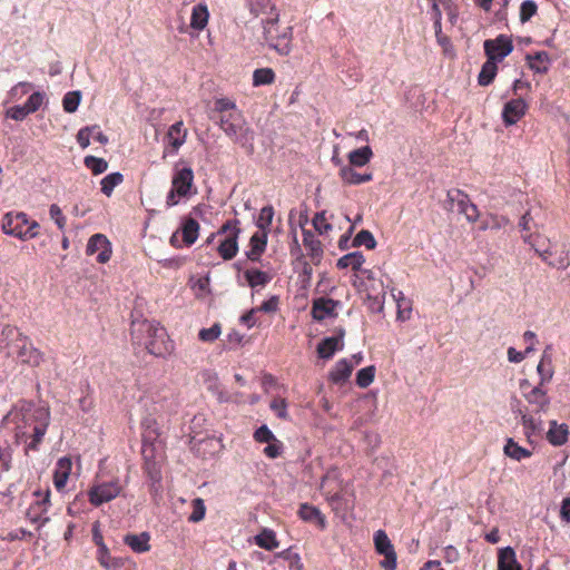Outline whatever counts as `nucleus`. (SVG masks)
Returning <instances> with one entry per match:
<instances>
[{"mask_svg":"<svg viewBox=\"0 0 570 570\" xmlns=\"http://www.w3.org/2000/svg\"><path fill=\"white\" fill-rule=\"evenodd\" d=\"M131 337L134 343L144 345L145 348L157 357H164L173 350L166 330L153 321L132 322Z\"/></svg>","mask_w":570,"mask_h":570,"instance_id":"nucleus-1","label":"nucleus"},{"mask_svg":"<svg viewBox=\"0 0 570 570\" xmlns=\"http://www.w3.org/2000/svg\"><path fill=\"white\" fill-rule=\"evenodd\" d=\"M263 36L268 47L281 56H288L293 49V27L279 24V13L262 18Z\"/></svg>","mask_w":570,"mask_h":570,"instance_id":"nucleus-2","label":"nucleus"},{"mask_svg":"<svg viewBox=\"0 0 570 570\" xmlns=\"http://www.w3.org/2000/svg\"><path fill=\"white\" fill-rule=\"evenodd\" d=\"M220 129L228 136L235 144L246 149L248 154L254 151L255 132L247 126L242 118L240 112H229L219 118Z\"/></svg>","mask_w":570,"mask_h":570,"instance_id":"nucleus-3","label":"nucleus"},{"mask_svg":"<svg viewBox=\"0 0 570 570\" xmlns=\"http://www.w3.org/2000/svg\"><path fill=\"white\" fill-rule=\"evenodd\" d=\"M1 229L6 235L26 242L39 235L40 225L23 212H8L2 217Z\"/></svg>","mask_w":570,"mask_h":570,"instance_id":"nucleus-4","label":"nucleus"},{"mask_svg":"<svg viewBox=\"0 0 570 570\" xmlns=\"http://www.w3.org/2000/svg\"><path fill=\"white\" fill-rule=\"evenodd\" d=\"M520 389L523 392V396L525 401L533 405V413L540 414L546 413L550 405V397L547 395V392L542 389V386H531L529 380L524 379L520 382Z\"/></svg>","mask_w":570,"mask_h":570,"instance_id":"nucleus-5","label":"nucleus"},{"mask_svg":"<svg viewBox=\"0 0 570 570\" xmlns=\"http://www.w3.org/2000/svg\"><path fill=\"white\" fill-rule=\"evenodd\" d=\"M121 485L118 480H114L110 482H102L100 484L94 485L88 491L89 502L99 507L102 503L109 502L117 498L121 492Z\"/></svg>","mask_w":570,"mask_h":570,"instance_id":"nucleus-6","label":"nucleus"},{"mask_svg":"<svg viewBox=\"0 0 570 570\" xmlns=\"http://www.w3.org/2000/svg\"><path fill=\"white\" fill-rule=\"evenodd\" d=\"M484 52L490 60L502 61L513 50L510 37L499 35L495 39H488L483 43Z\"/></svg>","mask_w":570,"mask_h":570,"instance_id":"nucleus-7","label":"nucleus"},{"mask_svg":"<svg viewBox=\"0 0 570 570\" xmlns=\"http://www.w3.org/2000/svg\"><path fill=\"white\" fill-rule=\"evenodd\" d=\"M96 253L97 262L100 264L107 263L111 257V244L104 234H95L88 240L86 254L91 256Z\"/></svg>","mask_w":570,"mask_h":570,"instance_id":"nucleus-8","label":"nucleus"},{"mask_svg":"<svg viewBox=\"0 0 570 570\" xmlns=\"http://www.w3.org/2000/svg\"><path fill=\"white\" fill-rule=\"evenodd\" d=\"M344 336L345 330L343 327H337L334 336L323 338L317 345L318 356L321 358L328 360L336 351H342L344 348Z\"/></svg>","mask_w":570,"mask_h":570,"instance_id":"nucleus-9","label":"nucleus"},{"mask_svg":"<svg viewBox=\"0 0 570 570\" xmlns=\"http://www.w3.org/2000/svg\"><path fill=\"white\" fill-rule=\"evenodd\" d=\"M194 186V171L190 167L177 169L171 179V188L178 197H188Z\"/></svg>","mask_w":570,"mask_h":570,"instance_id":"nucleus-10","label":"nucleus"},{"mask_svg":"<svg viewBox=\"0 0 570 570\" xmlns=\"http://www.w3.org/2000/svg\"><path fill=\"white\" fill-rule=\"evenodd\" d=\"M16 346L18 347L17 354L21 362L31 366H38L41 363V352L33 347L28 337L23 334H19V341L16 343Z\"/></svg>","mask_w":570,"mask_h":570,"instance_id":"nucleus-11","label":"nucleus"},{"mask_svg":"<svg viewBox=\"0 0 570 570\" xmlns=\"http://www.w3.org/2000/svg\"><path fill=\"white\" fill-rule=\"evenodd\" d=\"M341 303L338 301L328 298V297H318L313 301L312 305V317L315 321H324L326 317H336V307Z\"/></svg>","mask_w":570,"mask_h":570,"instance_id":"nucleus-12","label":"nucleus"},{"mask_svg":"<svg viewBox=\"0 0 570 570\" xmlns=\"http://www.w3.org/2000/svg\"><path fill=\"white\" fill-rule=\"evenodd\" d=\"M527 102L522 98L511 99L502 110V119L505 126L517 124L525 114Z\"/></svg>","mask_w":570,"mask_h":570,"instance_id":"nucleus-13","label":"nucleus"},{"mask_svg":"<svg viewBox=\"0 0 570 570\" xmlns=\"http://www.w3.org/2000/svg\"><path fill=\"white\" fill-rule=\"evenodd\" d=\"M240 229H236L234 233L226 235V237L219 243L217 252L224 261L233 259L238 253V237Z\"/></svg>","mask_w":570,"mask_h":570,"instance_id":"nucleus-14","label":"nucleus"},{"mask_svg":"<svg viewBox=\"0 0 570 570\" xmlns=\"http://www.w3.org/2000/svg\"><path fill=\"white\" fill-rule=\"evenodd\" d=\"M268 240V234L256 232L249 238V249L246 257L252 262H259L262 254L265 252Z\"/></svg>","mask_w":570,"mask_h":570,"instance_id":"nucleus-15","label":"nucleus"},{"mask_svg":"<svg viewBox=\"0 0 570 570\" xmlns=\"http://www.w3.org/2000/svg\"><path fill=\"white\" fill-rule=\"evenodd\" d=\"M569 426L566 423L559 424L557 421H550V428L547 432V440L553 446H561L568 442Z\"/></svg>","mask_w":570,"mask_h":570,"instance_id":"nucleus-16","label":"nucleus"},{"mask_svg":"<svg viewBox=\"0 0 570 570\" xmlns=\"http://www.w3.org/2000/svg\"><path fill=\"white\" fill-rule=\"evenodd\" d=\"M299 518L305 522L315 523L320 527V529L324 530L326 528V518L321 512V510L312 504L302 503L298 509Z\"/></svg>","mask_w":570,"mask_h":570,"instance_id":"nucleus-17","label":"nucleus"},{"mask_svg":"<svg viewBox=\"0 0 570 570\" xmlns=\"http://www.w3.org/2000/svg\"><path fill=\"white\" fill-rule=\"evenodd\" d=\"M521 417L524 435L529 442H532V436L539 434L542 431V420L535 419L532 414L528 413L527 410H518Z\"/></svg>","mask_w":570,"mask_h":570,"instance_id":"nucleus-18","label":"nucleus"},{"mask_svg":"<svg viewBox=\"0 0 570 570\" xmlns=\"http://www.w3.org/2000/svg\"><path fill=\"white\" fill-rule=\"evenodd\" d=\"M150 534L148 532H141L139 534L129 533L124 538L125 544H127L134 552L144 553L150 550Z\"/></svg>","mask_w":570,"mask_h":570,"instance_id":"nucleus-19","label":"nucleus"},{"mask_svg":"<svg viewBox=\"0 0 570 570\" xmlns=\"http://www.w3.org/2000/svg\"><path fill=\"white\" fill-rule=\"evenodd\" d=\"M522 238L524 243L529 244L535 250L543 262H548V258L553 255L551 248L546 246L548 240L540 235L524 234Z\"/></svg>","mask_w":570,"mask_h":570,"instance_id":"nucleus-20","label":"nucleus"},{"mask_svg":"<svg viewBox=\"0 0 570 570\" xmlns=\"http://www.w3.org/2000/svg\"><path fill=\"white\" fill-rule=\"evenodd\" d=\"M353 367V364L347 358L340 360L330 372V380L335 384L345 383L351 376Z\"/></svg>","mask_w":570,"mask_h":570,"instance_id":"nucleus-21","label":"nucleus"},{"mask_svg":"<svg viewBox=\"0 0 570 570\" xmlns=\"http://www.w3.org/2000/svg\"><path fill=\"white\" fill-rule=\"evenodd\" d=\"M498 570H522L518 562L515 551L511 547L500 549L498 556Z\"/></svg>","mask_w":570,"mask_h":570,"instance_id":"nucleus-22","label":"nucleus"},{"mask_svg":"<svg viewBox=\"0 0 570 570\" xmlns=\"http://www.w3.org/2000/svg\"><path fill=\"white\" fill-rule=\"evenodd\" d=\"M340 177L348 185H361L373 179L372 173L360 174L351 166H343L340 169Z\"/></svg>","mask_w":570,"mask_h":570,"instance_id":"nucleus-23","label":"nucleus"},{"mask_svg":"<svg viewBox=\"0 0 570 570\" xmlns=\"http://www.w3.org/2000/svg\"><path fill=\"white\" fill-rule=\"evenodd\" d=\"M548 350H550V346H548L542 357L537 366V372L540 376V382L538 385L543 386L546 383H549L553 377V368L551 363V357L548 355Z\"/></svg>","mask_w":570,"mask_h":570,"instance_id":"nucleus-24","label":"nucleus"},{"mask_svg":"<svg viewBox=\"0 0 570 570\" xmlns=\"http://www.w3.org/2000/svg\"><path fill=\"white\" fill-rule=\"evenodd\" d=\"M180 229L183 234V240L187 246L193 245L197 240L199 234V224L196 219L191 217L185 218Z\"/></svg>","mask_w":570,"mask_h":570,"instance_id":"nucleus-25","label":"nucleus"},{"mask_svg":"<svg viewBox=\"0 0 570 570\" xmlns=\"http://www.w3.org/2000/svg\"><path fill=\"white\" fill-rule=\"evenodd\" d=\"M209 12L207 6L198 3L193 8L190 17V27L195 30H203L208 22Z\"/></svg>","mask_w":570,"mask_h":570,"instance_id":"nucleus-26","label":"nucleus"},{"mask_svg":"<svg viewBox=\"0 0 570 570\" xmlns=\"http://www.w3.org/2000/svg\"><path fill=\"white\" fill-rule=\"evenodd\" d=\"M244 276L252 288L264 287L272 281L268 273L257 268L246 269Z\"/></svg>","mask_w":570,"mask_h":570,"instance_id":"nucleus-27","label":"nucleus"},{"mask_svg":"<svg viewBox=\"0 0 570 570\" xmlns=\"http://www.w3.org/2000/svg\"><path fill=\"white\" fill-rule=\"evenodd\" d=\"M365 258L361 252L348 253L341 258H338L336 266L340 269H344L351 267L353 271H361L362 265L364 264Z\"/></svg>","mask_w":570,"mask_h":570,"instance_id":"nucleus-28","label":"nucleus"},{"mask_svg":"<svg viewBox=\"0 0 570 570\" xmlns=\"http://www.w3.org/2000/svg\"><path fill=\"white\" fill-rule=\"evenodd\" d=\"M503 452L507 456L519 462L532 455V452L530 450L520 446L512 438H509L507 440Z\"/></svg>","mask_w":570,"mask_h":570,"instance_id":"nucleus-29","label":"nucleus"},{"mask_svg":"<svg viewBox=\"0 0 570 570\" xmlns=\"http://www.w3.org/2000/svg\"><path fill=\"white\" fill-rule=\"evenodd\" d=\"M303 244L313 259L322 257V244L311 230L303 229Z\"/></svg>","mask_w":570,"mask_h":570,"instance_id":"nucleus-30","label":"nucleus"},{"mask_svg":"<svg viewBox=\"0 0 570 570\" xmlns=\"http://www.w3.org/2000/svg\"><path fill=\"white\" fill-rule=\"evenodd\" d=\"M527 60L530 69L534 72L546 73L549 69V56L546 51L528 55Z\"/></svg>","mask_w":570,"mask_h":570,"instance_id":"nucleus-31","label":"nucleus"},{"mask_svg":"<svg viewBox=\"0 0 570 570\" xmlns=\"http://www.w3.org/2000/svg\"><path fill=\"white\" fill-rule=\"evenodd\" d=\"M373 156V151L370 146H364L357 149L352 150L348 154L350 166L363 167L367 163H370Z\"/></svg>","mask_w":570,"mask_h":570,"instance_id":"nucleus-32","label":"nucleus"},{"mask_svg":"<svg viewBox=\"0 0 570 570\" xmlns=\"http://www.w3.org/2000/svg\"><path fill=\"white\" fill-rule=\"evenodd\" d=\"M255 543L267 551H272L279 546L275 532L271 529H263L257 535H255Z\"/></svg>","mask_w":570,"mask_h":570,"instance_id":"nucleus-33","label":"nucleus"},{"mask_svg":"<svg viewBox=\"0 0 570 570\" xmlns=\"http://www.w3.org/2000/svg\"><path fill=\"white\" fill-rule=\"evenodd\" d=\"M497 72V61L488 58V60L482 65L481 71L478 76V83L482 87L489 86L494 80Z\"/></svg>","mask_w":570,"mask_h":570,"instance_id":"nucleus-34","label":"nucleus"},{"mask_svg":"<svg viewBox=\"0 0 570 570\" xmlns=\"http://www.w3.org/2000/svg\"><path fill=\"white\" fill-rule=\"evenodd\" d=\"M59 470L55 472L53 476V483L55 487L60 490L62 489L68 480L70 469H71V461L68 458H61L58 461Z\"/></svg>","mask_w":570,"mask_h":570,"instance_id":"nucleus-35","label":"nucleus"},{"mask_svg":"<svg viewBox=\"0 0 570 570\" xmlns=\"http://www.w3.org/2000/svg\"><path fill=\"white\" fill-rule=\"evenodd\" d=\"M250 12L256 17H273V13H279L272 0H254L250 3Z\"/></svg>","mask_w":570,"mask_h":570,"instance_id":"nucleus-36","label":"nucleus"},{"mask_svg":"<svg viewBox=\"0 0 570 570\" xmlns=\"http://www.w3.org/2000/svg\"><path fill=\"white\" fill-rule=\"evenodd\" d=\"M167 136L173 148L177 150L186 140V130L184 129L183 121L173 124L168 129Z\"/></svg>","mask_w":570,"mask_h":570,"instance_id":"nucleus-37","label":"nucleus"},{"mask_svg":"<svg viewBox=\"0 0 570 570\" xmlns=\"http://www.w3.org/2000/svg\"><path fill=\"white\" fill-rule=\"evenodd\" d=\"M391 294L397 305V318L402 321L409 320L412 311L410 302L405 299L401 291H395L393 288Z\"/></svg>","mask_w":570,"mask_h":570,"instance_id":"nucleus-38","label":"nucleus"},{"mask_svg":"<svg viewBox=\"0 0 570 570\" xmlns=\"http://www.w3.org/2000/svg\"><path fill=\"white\" fill-rule=\"evenodd\" d=\"M274 217V208L273 206H264L258 215V218L256 220V226L259 229L261 233H269V227L272 225Z\"/></svg>","mask_w":570,"mask_h":570,"instance_id":"nucleus-39","label":"nucleus"},{"mask_svg":"<svg viewBox=\"0 0 570 570\" xmlns=\"http://www.w3.org/2000/svg\"><path fill=\"white\" fill-rule=\"evenodd\" d=\"M122 180H124V176L119 171L108 174L100 181L101 191L106 196H110L112 194L115 187L120 185L122 183Z\"/></svg>","mask_w":570,"mask_h":570,"instance_id":"nucleus-40","label":"nucleus"},{"mask_svg":"<svg viewBox=\"0 0 570 570\" xmlns=\"http://www.w3.org/2000/svg\"><path fill=\"white\" fill-rule=\"evenodd\" d=\"M50 505V491L47 490L46 493L42 495L41 499L36 501L35 504H32L29 509L28 514L31 515L35 513L33 517H31L32 521H39L41 518V514L47 512L48 508Z\"/></svg>","mask_w":570,"mask_h":570,"instance_id":"nucleus-41","label":"nucleus"},{"mask_svg":"<svg viewBox=\"0 0 570 570\" xmlns=\"http://www.w3.org/2000/svg\"><path fill=\"white\" fill-rule=\"evenodd\" d=\"M275 80V72L271 68H259L253 73V85L255 87L271 85Z\"/></svg>","mask_w":570,"mask_h":570,"instance_id":"nucleus-42","label":"nucleus"},{"mask_svg":"<svg viewBox=\"0 0 570 570\" xmlns=\"http://www.w3.org/2000/svg\"><path fill=\"white\" fill-rule=\"evenodd\" d=\"M374 544L379 554H385L394 550L391 540L383 530H377L374 534Z\"/></svg>","mask_w":570,"mask_h":570,"instance_id":"nucleus-43","label":"nucleus"},{"mask_svg":"<svg viewBox=\"0 0 570 570\" xmlns=\"http://www.w3.org/2000/svg\"><path fill=\"white\" fill-rule=\"evenodd\" d=\"M375 372H376V370H375L374 365H370V366L361 368L357 372L356 380H355L357 386L361 389H365V387L370 386L374 381Z\"/></svg>","mask_w":570,"mask_h":570,"instance_id":"nucleus-44","label":"nucleus"},{"mask_svg":"<svg viewBox=\"0 0 570 570\" xmlns=\"http://www.w3.org/2000/svg\"><path fill=\"white\" fill-rule=\"evenodd\" d=\"M353 246L354 247L365 246V248H367V249H374L376 246V240L370 230L362 229L354 237Z\"/></svg>","mask_w":570,"mask_h":570,"instance_id":"nucleus-45","label":"nucleus"},{"mask_svg":"<svg viewBox=\"0 0 570 570\" xmlns=\"http://www.w3.org/2000/svg\"><path fill=\"white\" fill-rule=\"evenodd\" d=\"M83 164L94 175H100L108 168V163L104 158H98L91 155L85 157Z\"/></svg>","mask_w":570,"mask_h":570,"instance_id":"nucleus-46","label":"nucleus"},{"mask_svg":"<svg viewBox=\"0 0 570 570\" xmlns=\"http://www.w3.org/2000/svg\"><path fill=\"white\" fill-rule=\"evenodd\" d=\"M97 560L101 567L106 570H121L125 566V561L121 558H112L109 553V549L107 548V553L101 560V552L98 551Z\"/></svg>","mask_w":570,"mask_h":570,"instance_id":"nucleus-47","label":"nucleus"},{"mask_svg":"<svg viewBox=\"0 0 570 570\" xmlns=\"http://www.w3.org/2000/svg\"><path fill=\"white\" fill-rule=\"evenodd\" d=\"M81 101V92L76 91H69L65 95L62 99V106L66 112H75L78 109V106Z\"/></svg>","mask_w":570,"mask_h":570,"instance_id":"nucleus-48","label":"nucleus"},{"mask_svg":"<svg viewBox=\"0 0 570 570\" xmlns=\"http://www.w3.org/2000/svg\"><path fill=\"white\" fill-rule=\"evenodd\" d=\"M193 512L188 517V521L197 523L205 518L206 507L202 498H196L191 501Z\"/></svg>","mask_w":570,"mask_h":570,"instance_id":"nucleus-49","label":"nucleus"},{"mask_svg":"<svg viewBox=\"0 0 570 570\" xmlns=\"http://www.w3.org/2000/svg\"><path fill=\"white\" fill-rule=\"evenodd\" d=\"M222 333V327L219 323H215L213 326L208 328H202L198 333V337L203 342H214L216 341Z\"/></svg>","mask_w":570,"mask_h":570,"instance_id":"nucleus-50","label":"nucleus"},{"mask_svg":"<svg viewBox=\"0 0 570 570\" xmlns=\"http://www.w3.org/2000/svg\"><path fill=\"white\" fill-rule=\"evenodd\" d=\"M19 334H21L17 327L11 325H3L0 326V336L3 337V344L4 346H9L11 342H18L19 341Z\"/></svg>","mask_w":570,"mask_h":570,"instance_id":"nucleus-51","label":"nucleus"},{"mask_svg":"<svg viewBox=\"0 0 570 570\" xmlns=\"http://www.w3.org/2000/svg\"><path fill=\"white\" fill-rule=\"evenodd\" d=\"M538 7L537 3L532 0H525L521 3L520 7V21L522 23L529 21L535 13Z\"/></svg>","mask_w":570,"mask_h":570,"instance_id":"nucleus-52","label":"nucleus"},{"mask_svg":"<svg viewBox=\"0 0 570 570\" xmlns=\"http://www.w3.org/2000/svg\"><path fill=\"white\" fill-rule=\"evenodd\" d=\"M99 127L97 125L95 126H87L81 128L77 134V142L79 146L85 149L90 145V136L97 130Z\"/></svg>","mask_w":570,"mask_h":570,"instance_id":"nucleus-53","label":"nucleus"},{"mask_svg":"<svg viewBox=\"0 0 570 570\" xmlns=\"http://www.w3.org/2000/svg\"><path fill=\"white\" fill-rule=\"evenodd\" d=\"M47 426H48L47 422L43 423V424L35 425L32 440L28 444V449L33 450V451L38 450V445L42 441V439H43V436L46 434Z\"/></svg>","mask_w":570,"mask_h":570,"instance_id":"nucleus-54","label":"nucleus"},{"mask_svg":"<svg viewBox=\"0 0 570 570\" xmlns=\"http://www.w3.org/2000/svg\"><path fill=\"white\" fill-rule=\"evenodd\" d=\"M213 111L224 114L226 111L238 112L236 110V104L228 98H218L214 102Z\"/></svg>","mask_w":570,"mask_h":570,"instance_id":"nucleus-55","label":"nucleus"},{"mask_svg":"<svg viewBox=\"0 0 570 570\" xmlns=\"http://www.w3.org/2000/svg\"><path fill=\"white\" fill-rule=\"evenodd\" d=\"M92 540L98 547V551L101 552V560L107 553V546L104 542V537L100 531L99 522H95L92 525Z\"/></svg>","mask_w":570,"mask_h":570,"instance_id":"nucleus-56","label":"nucleus"},{"mask_svg":"<svg viewBox=\"0 0 570 570\" xmlns=\"http://www.w3.org/2000/svg\"><path fill=\"white\" fill-rule=\"evenodd\" d=\"M32 87H33V85L31 82L21 81L10 89V91H9L10 98L11 99H20L21 97L27 95L32 89Z\"/></svg>","mask_w":570,"mask_h":570,"instance_id":"nucleus-57","label":"nucleus"},{"mask_svg":"<svg viewBox=\"0 0 570 570\" xmlns=\"http://www.w3.org/2000/svg\"><path fill=\"white\" fill-rule=\"evenodd\" d=\"M466 194L461 190V189H458V188H453V189H450L448 190V194H446V206L445 208L448 210H453L454 207L458 205V203L463 199V197L465 196Z\"/></svg>","mask_w":570,"mask_h":570,"instance_id":"nucleus-58","label":"nucleus"},{"mask_svg":"<svg viewBox=\"0 0 570 570\" xmlns=\"http://www.w3.org/2000/svg\"><path fill=\"white\" fill-rule=\"evenodd\" d=\"M43 100H45V94H42L40 91H36L29 96V98L24 105H26L27 109L31 114H33L41 107V105L43 104Z\"/></svg>","mask_w":570,"mask_h":570,"instance_id":"nucleus-59","label":"nucleus"},{"mask_svg":"<svg viewBox=\"0 0 570 570\" xmlns=\"http://www.w3.org/2000/svg\"><path fill=\"white\" fill-rule=\"evenodd\" d=\"M254 439L258 443H269L275 441L276 438L268 426L264 424L255 431Z\"/></svg>","mask_w":570,"mask_h":570,"instance_id":"nucleus-60","label":"nucleus"},{"mask_svg":"<svg viewBox=\"0 0 570 570\" xmlns=\"http://www.w3.org/2000/svg\"><path fill=\"white\" fill-rule=\"evenodd\" d=\"M30 114L26 105H16L7 110V117L17 121L23 120Z\"/></svg>","mask_w":570,"mask_h":570,"instance_id":"nucleus-61","label":"nucleus"},{"mask_svg":"<svg viewBox=\"0 0 570 570\" xmlns=\"http://www.w3.org/2000/svg\"><path fill=\"white\" fill-rule=\"evenodd\" d=\"M313 226L320 233L324 234L332 229V225L326 220L325 213H317L313 218Z\"/></svg>","mask_w":570,"mask_h":570,"instance_id":"nucleus-62","label":"nucleus"},{"mask_svg":"<svg viewBox=\"0 0 570 570\" xmlns=\"http://www.w3.org/2000/svg\"><path fill=\"white\" fill-rule=\"evenodd\" d=\"M277 558L284 559L289 562V566L302 567L301 557L297 552H293L292 548L285 549L276 554Z\"/></svg>","mask_w":570,"mask_h":570,"instance_id":"nucleus-63","label":"nucleus"},{"mask_svg":"<svg viewBox=\"0 0 570 570\" xmlns=\"http://www.w3.org/2000/svg\"><path fill=\"white\" fill-rule=\"evenodd\" d=\"M49 215L55 220L56 225L60 230L66 227V217L62 214L61 208L57 204H52L49 208Z\"/></svg>","mask_w":570,"mask_h":570,"instance_id":"nucleus-64","label":"nucleus"}]
</instances>
